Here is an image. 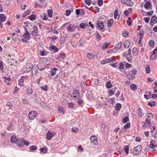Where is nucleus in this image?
Wrapping results in <instances>:
<instances>
[{"mask_svg":"<svg viewBox=\"0 0 157 157\" xmlns=\"http://www.w3.org/2000/svg\"><path fill=\"white\" fill-rule=\"evenodd\" d=\"M29 149L31 151H34L36 150L37 147L35 145H33L30 147Z\"/></svg>","mask_w":157,"mask_h":157,"instance_id":"39","label":"nucleus"},{"mask_svg":"<svg viewBox=\"0 0 157 157\" xmlns=\"http://www.w3.org/2000/svg\"><path fill=\"white\" fill-rule=\"evenodd\" d=\"M151 6V4L149 2H147L144 5L145 8L147 10H148Z\"/></svg>","mask_w":157,"mask_h":157,"instance_id":"20","label":"nucleus"},{"mask_svg":"<svg viewBox=\"0 0 157 157\" xmlns=\"http://www.w3.org/2000/svg\"><path fill=\"white\" fill-rule=\"evenodd\" d=\"M65 38H63V39L61 38L60 40V44H63V43H64L65 42Z\"/></svg>","mask_w":157,"mask_h":157,"instance_id":"61","label":"nucleus"},{"mask_svg":"<svg viewBox=\"0 0 157 157\" xmlns=\"http://www.w3.org/2000/svg\"><path fill=\"white\" fill-rule=\"evenodd\" d=\"M23 36L25 39H28L29 40L30 38V35L28 31H26V33H24Z\"/></svg>","mask_w":157,"mask_h":157,"instance_id":"21","label":"nucleus"},{"mask_svg":"<svg viewBox=\"0 0 157 157\" xmlns=\"http://www.w3.org/2000/svg\"><path fill=\"white\" fill-rule=\"evenodd\" d=\"M67 105L68 106L71 108H73L74 106L73 103L72 102L68 103Z\"/></svg>","mask_w":157,"mask_h":157,"instance_id":"52","label":"nucleus"},{"mask_svg":"<svg viewBox=\"0 0 157 157\" xmlns=\"http://www.w3.org/2000/svg\"><path fill=\"white\" fill-rule=\"evenodd\" d=\"M98 2L99 6H101L103 5V1L102 0H98Z\"/></svg>","mask_w":157,"mask_h":157,"instance_id":"49","label":"nucleus"},{"mask_svg":"<svg viewBox=\"0 0 157 157\" xmlns=\"http://www.w3.org/2000/svg\"><path fill=\"white\" fill-rule=\"evenodd\" d=\"M124 128L125 129H128L130 128V123H128L124 125Z\"/></svg>","mask_w":157,"mask_h":157,"instance_id":"50","label":"nucleus"},{"mask_svg":"<svg viewBox=\"0 0 157 157\" xmlns=\"http://www.w3.org/2000/svg\"><path fill=\"white\" fill-rule=\"evenodd\" d=\"M71 13V11L69 10H67L66 11V14L67 16H69Z\"/></svg>","mask_w":157,"mask_h":157,"instance_id":"62","label":"nucleus"},{"mask_svg":"<svg viewBox=\"0 0 157 157\" xmlns=\"http://www.w3.org/2000/svg\"><path fill=\"white\" fill-rule=\"evenodd\" d=\"M157 53V47L153 51V54L156 55Z\"/></svg>","mask_w":157,"mask_h":157,"instance_id":"64","label":"nucleus"},{"mask_svg":"<svg viewBox=\"0 0 157 157\" xmlns=\"http://www.w3.org/2000/svg\"><path fill=\"white\" fill-rule=\"evenodd\" d=\"M94 83L95 85H97L98 83V82H99L98 79L97 78L94 79Z\"/></svg>","mask_w":157,"mask_h":157,"instance_id":"63","label":"nucleus"},{"mask_svg":"<svg viewBox=\"0 0 157 157\" xmlns=\"http://www.w3.org/2000/svg\"><path fill=\"white\" fill-rule=\"evenodd\" d=\"M91 142L92 143H93L95 145L98 144V140L97 137L94 136H92L90 138Z\"/></svg>","mask_w":157,"mask_h":157,"instance_id":"8","label":"nucleus"},{"mask_svg":"<svg viewBox=\"0 0 157 157\" xmlns=\"http://www.w3.org/2000/svg\"><path fill=\"white\" fill-rule=\"evenodd\" d=\"M18 139L15 136H11L10 139L11 142L13 143H16Z\"/></svg>","mask_w":157,"mask_h":157,"instance_id":"14","label":"nucleus"},{"mask_svg":"<svg viewBox=\"0 0 157 157\" xmlns=\"http://www.w3.org/2000/svg\"><path fill=\"white\" fill-rule=\"evenodd\" d=\"M94 55L91 53H88L87 54V57L89 59H92L94 58Z\"/></svg>","mask_w":157,"mask_h":157,"instance_id":"27","label":"nucleus"},{"mask_svg":"<svg viewBox=\"0 0 157 157\" xmlns=\"http://www.w3.org/2000/svg\"><path fill=\"white\" fill-rule=\"evenodd\" d=\"M33 67V65L31 63H27L25 65V68L24 69V71L26 73H28L32 70Z\"/></svg>","mask_w":157,"mask_h":157,"instance_id":"3","label":"nucleus"},{"mask_svg":"<svg viewBox=\"0 0 157 157\" xmlns=\"http://www.w3.org/2000/svg\"><path fill=\"white\" fill-rule=\"evenodd\" d=\"M110 44V43H105L103 44V45L102 46V50H105L109 46V45Z\"/></svg>","mask_w":157,"mask_h":157,"instance_id":"32","label":"nucleus"},{"mask_svg":"<svg viewBox=\"0 0 157 157\" xmlns=\"http://www.w3.org/2000/svg\"><path fill=\"white\" fill-rule=\"evenodd\" d=\"M146 71L147 74H149L150 72V68L149 66L146 68Z\"/></svg>","mask_w":157,"mask_h":157,"instance_id":"59","label":"nucleus"},{"mask_svg":"<svg viewBox=\"0 0 157 157\" xmlns=\"http://www.w3.org/2000/svg\"><path fill=\"white\" fill-rule=\"evenodd\" d=\"M41 90L44 91H46L48 90V87L46 85L42 86L41 87Z\"/></svg>","mask_w":157,"mask_h":157,"instance_id":"44","label":"nucleus"},{"mask_svg":"<svg viewBox=\"0 0 157 157\" xmlns=\"http://www.w3.org/2000/svg\"><path fill=\"white\" fill-rule=\"evenodd\" d=\"M137 72V70L136 69H132L131 71L129 72L128 74L127 75V78L129 80L133 79L135 77V75Z\"/></svg>","mask_w":157,"mask_h":157,"instance_id":"1","label":"nucleus"},{"mask_svg":"<svg viewBox=\"0 0 157 157\" xmlns=\"http://www.w3.org/2000/svg\"><path fill=\"white\" fill-rule=\"evenodd\" d=\"M150 19V18L149 17H145L144 18V21L147 23H148Z\"/></svg>","mask_w":157,"mask_h":157,"instance_id":"56","label":"nucleus"},{"mask_svg":"<svg viewBox=\"0 0 157 157\" xmlns=\"http://www.w3.org/2000/svg\"><path fill=\"white\" fill-rule=\"evenodd\" d=\"M76 27V26L74 24H70L69 26H67V30L68 31L72 32L75 31Z\"/></svg>","mask_w":157,"mask_h":157,"instance_id":"5","label":"nucleus"},{"mask_svg":"<svg viewBox=\"0 0 157 157\" xmlns=\"http://www.w3.org/2000/svg\"><path fill=\"white\" fill-rule=\"evenodd\" d=\"M142 150L141 145H138L134 148L133 151V154L134 155H138Z\"/></svg>","mask_w":157,"mask_h":157,"instance_id":"2","label":"nucleus"},{"mask_svg":"<svg viewBox=\"0 0 157 157\" xmlns=\"http://www.w3.org/2000/svg\"><path fill=\"white\" fill-rule=\"evenodd\" d=\"M37 113L34 111L30 112L29 113V117L30 120H33L36 117Z\"/></svg>","mask_w":157,"mask_h":157,"instance_id":"4","label":"nucleus"},{"mask_svg":"<svg viewBox=\"0 0 157 157\" xmlns=\"http://www.w3.org/2000/svg\"><path fill=\"white\" fill-rule=\"evenodd\" d=\"M33 29L34 30L33 32H34L35 33L36 32H38V28L36 26V25H34L33 27Z\"/></svg>","mask_w":157,"mask_h":157,"instance_id":"57","label":"nucleus"},{"mask_svg":"<svg viewBox=\"0 0 157 157\" xmlns=\"http://www.w3.org/2000/svg\"><path fill=\"white\" fill-rule=\"evenodd\" d=\"M0 21L4 22L5 21L6 19L5 17L3 14H0Z\"/></svg>","mask_w":157,"mask_h":157,"instance_id":"31","label":"nucleus"},{"mask_svg":"<svg viewBox=\"0 0 157 157\" xmlns=\"http://www.w3.org/2000/svg\"><path fill=\"white\" fill-rule=\"evenodd\" d=\"M148 44L151 47H154V41L153 40H150L148 42Z\"/></svg>","mask_w":157,"mask_h":157,"instance_id":"41","label":"nucleus"},{"mask_svg":"<svg viewBox=\"0 0 157 157\" xmlns=\"http://www.w3.org/2000/svg\"><path fill=\"white\" fill-rule=\"evenodd\" d=\"M131 89L133 90H136L137 87L136 85L134 84H132L130 86Z\"/></svg>","mask_w":157,"mask_h":157,"instance_id":"29","label":"nucleus"},{"mask_svg":"<svg viewBox=\"0 0 157 157\" xmlns=\"http://www.w3.org/2000/svg\"><path fill=\"white\" fill-rule=\"evenodd\" d=\"M117 89L116 87H115L110 90L109 91V96H111L114 94V93L116 90Z\"/></svg>","mask_w":157,"mask_h":157,"instance_id":"22","label":"nucleus"},{"mask_svg":"<svg viewBox=\"0 0 157 157\" xmlns=\"http://www.w3.org/2000/svg\"><path fill=\"white\" fill-rule=\"evenodd\" d=\"M129 121V117L128 116L124 118L123 122L124 123H127Z\"/></svg>","mask_w":157,"mask_h":157,"instance_id":"46","label":"nucleus"},{"mask_svg":"<svg viewBox=\"0 0 157 157\" xmlns=\"http://www.w3.org/2000/svg\"><path fill=\"white\" fill-rule=\"evenodd\" d=\"M106 87L107 88H110L112 87V85L111 83L109 82H107L106 84Z\"/></svg>","mask_w":157,"mask_h":157,"instance_id":"45","label":"nucleus"},{"mask_svg":"<svg viewBox=\"0 0 157 157\" xmlns=\"http://www.w3.org/2000/svg\"><path fill=\"white\" fill-rule=\"evenodd\" d=\"M12 35L13 40L14 41H16V37L18 36L17 31L16 30L15 33H13Z\"/></svg>","mask_w":157,"mask_h":157,"instance_id":"19","label":"nucleus"},{"mask_svg":"<svg viewBox=\"0 0 157 157\" xmlns=\"http://www.w3.org/2000/svg\"><path fill=\"white\" fill-rule=\"evenodd\" d=\"M81 28L84 29L86 27V25L83 23H81L79 25Z\"/></svg>","mask_w":157,"mask_h":157,"instance_id":"43","label":"nucleus"},{"mask_svg":"<svg viewBox=\"0 0 157 157\" xmlns=\"http://www.w3.org/2000/svg\"><path fill=\"white\" fill-rule=\"evenodd\" d=\"M48 16L50 17H51L52 16L53 10L52 9H49L48 10Z\"/></svg>","mask_w":157,"mask_h":157,"instance_id":"30","label":"nucleus"},{"mask_svg":"<svg viewBox=\"0 0 157 157\" xmlns=\"http://www.w3.org/2000/svg\"><path fill=\"white\" fill-rule=\"evenodd\" d=\"M106 61V63H107L109 62H110L113 61V59L112 58H109V59H105Z\"/></svg>","mask_w":157,"mask_h":157,"instance_id":"60","label":"nucleus"},{"mask_svg":"<svg viewBox=\"0 0 157 157\" xmlns=\"http://www.w3.org/2000/svg\"><path fill=\"white\" fill-rule=\"evenodd\" d=\"M57 69L56 68H54L52 70L51 72V75L52 76L55 75L56 74V72Z\"/></svg>","mask_w":157,"mask_h":157,"instance_id":"24","label":"nucleus"},{"mask_svg":"<svg viewBox=\"0 0 157 157\" xmlns=\"http://www.w3.org/2000/svg\"><path fill=\"white\" fill-rule=\"evenodd\" d=\"M54 136V134L49 131L47 134V138L48 140H51Z\"/></svg>","mask_w":157,"mask_h":157,"instance_id":"10","label":"nucleus"},{"mask_svg":"<svg viewBox=\"0 0 157 157\" xmlns=\"http://www.w3.org/2000/svg\"><path fill=\"white\" fill-rule=\"evenodd\" d=\"M128 33L127 31H125L123 33V36L124 37H126L127 36H128Z\"/></svg>","mask_w":157,"mask_h":157,"instance_id":"55","label":"nucleus"},{"mask_svg":"<svg viewBox=\"0 0 157 157\" xmlns=\"http://www.w3.org/2000/svg\"><path fill=\"white\" fill-rule=\"evenodd\" d=\"M126 57L127 60L130 63H131L132 61L131 56L129 54H127V55Z\"/></svg>","mask_w":157,"mask_h":157,"instance_id":"33","label":"nucleus"},{"mask_svg":"<svg viewBox=\"0 0 157 157\" xmlns=\"http://www.w3.org/2000/svg\"><path fill=\"white\" fill-rule=\"evenodd\" d=\"M113 23V20L111 19L109 20L107 22V26L108 27H112Z\"/></svg>","mask_w":157,"mask_h":157,"instance_id":"23","label":"nucleus"},{"mask_svg":"<svg viewBox=\"0 0 157 157\" xmlns=\"http://www.w3.org/2000/svg\"><path fill=\"white\" fill-rule=\"evenodd\" d=\"M108 101L110 104L113 105H114V102L115 101V98H112L109 99Z\"/></svg>","mask_w":157,"mask_h":157,"instance_id":"35","label":"nucleus"},{"mask_svg":"<svg viewBox=\"0 0 157 157\" xmlns=\"http://www.w3.org/2000/svg\"><path fill=\"white\" fill-rule=\"evenodd\" d=\"M122 3L128 6H131L133 3L130 0H121Z\"/></svg>","mask_w":157,"mask_h":157,"instance_id":"9","label":"nucleus"},{"mask_svg":"<svg viewBox=\"0 0 157 157\" xmlns=\"http://www.w3.org/2000/svg\"><path fill=\"white\" fill-rule=\"evenodd\" d=\"M50 48L52 50H53L56 52H57L58 50V48L53 45L50 46Z\"/></svg>","mask_w":157,"mask_h":157,"instance_id":"34","label":"nucleus"},{"mask_svg":"<svg viewBox=\"0 0 157 157\" xmlns=\"http://www.w3.org/2000/svg\"><path fill=\"white\" fill-rule=\"evenodd\" d=\"M95 35L96 36L97 40L98 41L100 40L101 39V36L99 34L97 31L96 32Z\"/></svg>","mask_w":157,"mask_h":157,"instance_id":"28","label":"nucleus"},{"mask_svg":"<svg viewBox=\"0 0 157 157\" xmlns=\"http://www.w3.org/2000/svg\"><path fill=\"white\" fill-rule=\"evenodd\" d=\"M6 105L9 107V109H11L12 110H13L14 109L13 105L11 102H7L6 104Z\"/></svg>","mask_w":157,"mask_h":157,"instance_id":"15","label":"nucleus"},{"mask_svg":"<svg viewBox=\"0 0 157 157\" xmlns=\"http://www.w3.org/2000/svg\"><path fill=\"white\" fill-rule=\"evenodd\" d=\"M122 44H121V41H120L117 43L115 45V48L116 49H120L121 47Z\"/></svg>","mask_w":157,"mask_h":157,"instance_id":"17","label":"nucleus"},{"mask_svg":"<svg viewBox=\"0 0 157 157\" xmlns=\"http://www.w3.org/2000/svg\"><path fill=\"white\" fill-rule=\"evenodd\" d=\"M147 105L150 106L151 107H152L155 105V101H153L152 103L149 102L148 103Z\"/></svg>","mask_w":157,"mask_h":157,"instance_id":"47","label":"nucleus"},{"mask_svg":"<svg viewBox=\"0 0 157 157\" xmlns=\"http://www.w3.org/2000/svg\"><path fill=\"white\" fill-rule=\"evenodd\" d=\"M157 21V17L155 15L153 16L151 19V20L150 22V24L151 25V24H153L156 22Z\"/></svg>","mask_w":157,"mask_h":157,"instance_id":"12","label":"nucleus"},{"mask_svg":"<svg viewBox=\"0 0 157 157\" xmlns=\"http://www.w3.org/2000/svg\"><path fill=\"white\" fill-rule=\"evenodd\" d=\"M85 2L88 6H90L91 3V1L90 0H85Z\"/></svg>","mask_w":157,"mask_h":157,"instance_id":"54","label":"nucleus"},{"mask_svg":"<svg viewBox=\"0 0 157 157\" xmlns=\"http://www.w3.org/2000/svg\"><path fill=\"white\" fill-rule=\"evenodd\" d=\"M124 65L123 63H121L118 65V69L119 70L122 72L124 71Z\"/></svg>","mask_w":157,"mask_h":157,"instance_id":"13","label":"nucleus"},{"mask_svg":"<svg viewBox=\"0 0 157 157\" xmlns=\"http://www.w3.org/2000/svg\"><path fill=\"white\" fill-rule=\"evenodd\" d=\"M24 140L22 138L18 139L16 143L17 146L19 147H22L24 145Z\"/></svg>","mask_w":157,"mask_h":157,"instance_id":"7","label":"nucleus"},{"mask_svg":"<svg viewBox=\"0 0 157 157\" xmlns=\"http://www.w3.org/2000/svg\"><path fill=\"white\" fill-rule=\"evenodd\" d=\"M72 96L73 97L78 98L79 97V91L76 89H75L72 92Z\"/></svg>","mask_w":157,"mask_h":157,"instance_id":"6","label":"nucleus"},{"mask_svg":"<svg viewBox=\"0 0 157 157\" xmlns=\"http://www.w3.org/2000/svg\"><path fill=\"white\" fill-rule=\"evenodd\" d=\"M65 53H62L60 54L59 56V58H61L62 59H63L65 57Z\"/></svg>","mask_w":157,"mask_h":157,"instance_id":"58","label":"nucleus"},{"mask_svg":"<svg viewBox=\"0 0 157 157\" xmlns=\"http://www.w3.org/2000/svg\"><path fill=\"white\" fill-rule=\"evenodd\" d=\"M121 106V105L120 103H117L115 106L117 110H120Z\"/></svg>","mask_w":157,"mask_h":157,"instance_id":"36","label":"nucleus"},{"mask_svg":"<svg viewBox=\"0 0 157 157\" xmlns=\"http://www.w3.org/2000/svg\"><path fill=\"white\" fill-rule=\"evenodd\" d=\"M132 66V65L131 64L127 63L125 65V67L128 69L130 68Z\"/></svg>","mask_w":157,"mask_h":157,"instance_id":"53","label":"nucleus"},{"mask_svg":"<svg viewBox=\"0 0 157 157\" xmlns=\"http://www.w3.org/2000/svg\"><path fill=\"white\" fill-rule=\"evenodd\" d=\"M155 141L154 140H152L151 141L150 144V145L151 148H153L155 147Z\"/></svg>","mask_w":157,"mask_h":157,"instance_id":"25","label":"nucleus"},{"mask_svg":"<svg viewBox=\"0 0 157 157\" xmlns=\"http://www.w3.org/2000/svg\"><path fill=\"white\" fill-rule=\"evenodd\" d=\"M129 147L128 145L125 146L124 148V151L127 154L129 153Z\"/></svg>","mask_w":157,"mask_h":157,"instance_id":"42","label":"nucleus"},{"mask_svg":"<svg viewBox=\"0 0 157 157\" xmlns=\"http://www.w3.org/2000/svg\"><path fill=\"white\" fill-rule=\"evenodd\" d=\"M118 14V10H116L114 11V18L115 19H116Z\"/></svg>","mask_w":157,"mask_h":157,"instance_id":"51","label":"nucleus"},{"mask_svg":"<svg viewBox=\"0 0 157 157\" xmlns=\"http://www.w3.org/2000/svg\"><path fill=\"white\" fill-rule=\"evenodd\" d=\"M40 151L44 153H46L47 151V147L41 148L40 149Z\"/></svg>","mask_w":157,"mask_h":157,"instance_id":"38","label":"nucleus"},{"mask_svg":"<svg viewBox=\"0 0 157 157\" xmlns=\"http://www.w3.org/2000/svg\"><path fill=\"white\" fill-rule=\"evenodd\" d=\"M77 103L79 105H81L84 103L82 99H79L77 101Z\"/></svg>","mask_w":157,"mask_h":157,"instance_id":"37","label":"nucleus"},{"mask_svg":"<svg viewBox=\"0 0 157 157\" xmlns=\"http://www.w3.org/2000/svg\"><path fill=\"white\" fill-rule=\"evenodd\" d=\"M97 27L100 29H102L104 27V23L101 21H98L97 23Z\"/></svg>","mask_w":157,"mask_h":157,"instance_id":"11","label":"nucleus"},{"mask_svg":"<svg viewBox=\"0 0 157 157\" xmlns=\"http://www.w3.org/2000/svg\"><path fill=\"white\" fill-rule=\"evenodd\" d=\"M24 76H22L21 79L18 82V84H19V85L20 86H22L23 85L22 83H23L24 82Z\"/></svg>","mask_w":157,"mask_h":157,"instance_id":"18","label":"nucleus"},{"mask_svg":"<svg viewBox=\"0 0 157 157\" xmlns=\"http://www.w3.org/2000/svg\"><path fill=\"white\" fill-rule=\"evenodd\" d=\"M130 45V42L128 40L125 41L124 43V46L125 48H128Z\"/></svg>","mask_w":157,"mask_h":157,"instance_id":"16","label":"nucleus"},{"mask_svg":"<svg viewBox=\"0 0 157 157\" xmlns=\"http://www.w3.org/2000/svg\"><path fill=\"white\" fill-rule=\"evenodd\" d=\"M29 19L31 21H34L36 19V17L34 15H31L29 17Z\"/></svg>","mask_w":157,"mask_h":157,"instance_id":"48","label":"nucleus"},{"mask_svg":"<svg viewBox=\"0 0 157 157\" xmlns=\"http://www.w3.org/2000/svg\"><path fill=\"white\" fill-rule=\"evenodd\" d=\"M41 18L43 20H46L48 19V18L46 17V16L44 13H42L40 15Z\"/></svg>","mask_w":157,"mask_h":157,"instance_id":"40","label":"nucleus"},{"mask_svg":"<svg viewBox=\"0 0 157 157\" xmlns=\"http://www.w3.org/2000/svg\"><path fill=\"white\" fill-rule=\"evenodd\" d=\"M26 92L27 94H30L33 93V90L32 89L29 87L28 88L26 89Z\"/></svg>","mask_w":157,"mask_h":157,"instance_id":"26","label":"nucleus"}]
</instances>
